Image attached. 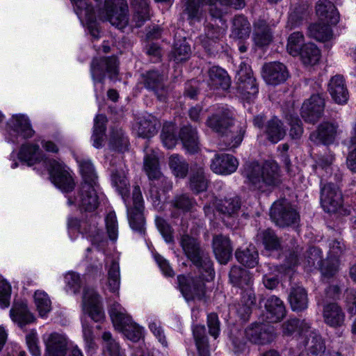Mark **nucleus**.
<instances>
[{"label": "nucleus", "mask_w": 356, "mask_h": 356, "mask_svg": "<svg viewBox=\"0 0 356 356\" xmlns=\"http://www.w3.org/2000/svg\"><path fill=\"white\" fill-rule=\"evenodd\" d=\"M339 261L332 259L329 257L327 259L323 260L318 269L321 270L325 277H330L334 276L338 271Z\"/></svg>", "instance_id": "774afa93"}, {"label": "nucleus", "mask_w": 356, "mask_h": 356, "mask_svg": "<svg viewBox=\"0 0 356 356\" xmlns=\"http://www.w3.org/2000/svg\"><path fill=\"white\" fill-rule=\"evenodd\" d=\"M144 169L149 177L152 181H161L168 189L172 187L171 183L166 177L163 176L159 168V160L154 154H147L144 159Z\"/></svg>", "instance_id": "bb28decb"}, {"label": "nucleus", "mask_w": 356, "mask_h": 356, "mask_svg": "<svg viewBox=\"0 0 356 356\" xmlns=\"http://www.w3.org/2000/svg\"><path fill=\"white\" fill-rule=\"evenodd\" d=\"M90 71L94 81L103 83L106 72L110 78L118 74V59L115 56L95 58L90 64Z\"/></svg>", "instance_id": "f8f14e48"}, {"label": "nucleus", "mask_w": 356, "mask_h": 356, "mask_svg": "<svg viewBox=\"0 0 356 356\" xmlns=\"http://www.w3.org/2000/svg\"><path fill=\"white\" fill-rule=\"evenodd\" d=\"M10 317L20 327L31 323L35 320L33 314L29 311L27 306L24 304L15 305L10 310Z\"/></svg>", "instance_id": "de8ad7c7"}, {"label": "nucleus", "mask_w": 356, "mask_h": 356, "mask_svg": "<svg viewBox=\"0 0 356 356\" xmlns=\"http://www.w3.org/2000/svg\"><path fill=\"white\" fill-rule=\"evenodd\" d=\"M236 79L237 90L241 94L247 95V98L257 94L258 85L252 70L248 65L243 63L240 65Z\"/></svg>", "instance_id": "ddd939ff"}, {"label": "nucleus", "mask_w": 356, "mask_h": 356, "mask_svg": "<svg viewBox=\"0 0 356 356\" xmlns=\"http://www.w3.org/2000/svg\"><path fill=\"white\" fill-rule=\"evenodd\" d=\"M270 216L272 221L280 227L296 225L300 220L297 211L285 199L274 202L270 208Z\"/></svg>", "instance_id": "423d86ee"}, {"label": "nucleus", "mask_w": 356, "mask_h": 356, "mask_svg": "<svg viewBox=\"0 0 356 356\" xmlns=\"http://www.w3.org/2000/svg\"><path fill=\"white\" fill-rule=\"evenodd\" d=\"M37 309L40 316H45L51 310V301L43 291H37L34 295Z\"/></svg>", "instance_id": "0e129e2a"}, {"label": "nucleus", "mask_w": 356, "mask_h": 356, "mask_svg": "<svg viewBox=\"0 0 356 356\" xmlns=\"http://www.w3.org/2000/svg\"><path fill=\"white\" fill-rule=\"evenodd\" d=\"M241 202L238 197L224 198L220 200L216 204L217 211L222 215V220L235 219L238 216Z\"/></svg>", "instance_id": "cd10ccee"}, {"label": "nucleus", "mask_w": 356, "mask_h": 356, "mask_svg": "<svg viewBox=\"0 0 356 356\" xmlns=\"http://www.w3.org/2000/svg\"><path fill=\"white\" fill-rule=\"evenodd\" d=\"M199 356H210V347L204 325H196L193 330Z\"/></svg>", "instance_id": "79ce46f5"}, {"label": "nucleus", "mask_w": 356, "mask_h": 356, "mask_svg": "<svg viewBox=\"0 0 356 356\" xmlns=\"http://www.w3.org/2000/svg\"><path fill=\"white\" fill-rule=\"evenodd\" d=\"M120 284V267L115 260H113L108 270V277L106 285L111 292L115 293L118 291Z\"/></svg>", "instance_id": "052dcab7"}, {"label": "nucleus", "mask_w": 356, "mask_h": 356, "mask_svg": "<svg viewBox=\"0 0 356 356\" xmlns=\"http://www.w3.org/2000/svg\"><path fill=\"white\" fill-rule=\"evenodd\" d=\"M229 339L232 343V350L235 353L244 352L248 341L246 329L243 330L237 326L230 328Z\"/></svg>", "instance_id": "a19ab883"}, {"label": "nucleus", "mask_w": 356, "mask_h": 356, "mask_svg": "<svg viewBox=\"0 0 356 356\" xmlns=\"http://www.w3.org/2000/svg\"><path fill=\"white\" fill-rule=\"evenodd\" d=\"M44 163L51 182L65 193L72 191L75 183L67 167L54 159H45Z\"/></svg>", "instance_id": "0eeeda50"}, {"label": "nucleus", "mask_w": 356, "mask_h": 356, "mask_svg": "<svg viewBox=\"0 0 356 356\" xmlns=\"http://www.w3.org/2000/svg\"><path fill=\"white\" fill-rule=\"evenodd\" d=\"M264 133L269 141L276 143L284 138L286 129L283 122L274 116L266 122Z\"/></svg>", "instance_id": "c9c22d12"}, {"label": "nucleus", "mask_w": 356, "mask_h": 356, "mask_svg": "<svg viewBox=\"0 0 356 356\" xmlns=\"http://www.w3.org/2000/svg\"><path fill=\"white\" fill-rule=\"evenodd\" d=\"M212 248L216 258L222 264H227L232 257L233 248L231 241L223 234L213 236Z\"/></svg>", "instance_id": "aec40b11"}, {"label": "nucleus", "mask_w": 356, "mask_h": 356, "mask_svg": "<svg viewBox=\"0 0 356 356\" xmlns=\"http://www.w3.org/2000/svg\"><path fill=\"white\" fill-rule=\"evenodd\" d=\"M304 344L308 356H323L326 346L322 337L316 331H309Z\"/></svg>", "instance_id": "2f4dec72"}, {"label": "nucleus", "mask_w": 356, "mask_h": 356, "mask_svg": "<svg viewBox=\"0 0 356 356\" xmlns=\"http://www.w3.org/2000/svg\"><path fill=\"white\" fill-rule=\"evenodd\" d=\"M238 163L231 154H216L211 164V170L216 174L229 175L236 171Z\"/></svg>", "instance_id": "b1692460"}, {"label": "nucleus", "mask_w": 356, "mask_h": 356, "mask_svg": "<svg viewBox=\"0 0 356 356\" xmlns=\"http://www.w3.org/2000/svg\"><path fill=\"white\" fill-rule=\"evenodd\" d=\"M108 312L113 324L121 329L129 339L136 342L141 338L142 327L131 322V318L124 312V309L119 303L111 305Z\"/></svg>", "instance_id": "39448f33"}, {"label": "nucleus", "mask_w": 356, "mask_h": 356, "mask_svg": "<svg viewBox=\"0 0 356 356\" xmlns=\"http://www.w3.org/2000/svg\"><path fill=\"white\" fill-rule=\"evenodd\" d=\"M248 178L254 188L261 192L277 187L282 182L280 168L274 161H266L261 166L253 167Z\"/></svg>", "instance_id": "7ed1b4c3"}, {"label": "nucleus", "mask_w": 356, "mask_h": 356, "mask_svg": "<svg viewBox=\"0 0 356 356\" xmlns=\"http://www.w3.org/2000/svg\"><path fill=\"white\" fill-rule=\"evenodd\" d=\"M328 90L335 102L338 104L346 103L348 99V92L343 76L336 75L333 76L328 84Z\"/></svg>", "instance_id": "473e14b6"}, {"label": "nucleus", "mask_w": 356, "mask_h": 356, "mask_svg": "<svg viewBox=\"0 0 356 356\" xmlns=\"http://www.w3.org/2000/svg\"><path fill=\"white\" fill-rule=\"evenodd\" d=\"M179 244L185 256L200 270L204 271L209 276L213 274V262L201 242L188 234L181 236Z\"/></svg>", "instance_id": "f03ea898"}, {"label": "nucleus", "mask_w": 356, "mask_h": 356, "mask_svg": "<svg viewBox=\"0 0 356 356\" xmlns=\"http://www.w3.org/2000/svg\"><path fill=\"white\" fill-rule=\"evenodd\" d=\"M157 120L152 116L143 118L138 123L137 132L139 136L143 138H151L158 131Z\"/></svg>", "instance_id": "603ef678"}, {"label": "nucleus", "mask_w": 356, "mask_h": 356, "mask_svg": "<svg viewBox=\"0 0 356 356\" xmlns=\"http://www.w3.org/2000/svg\"><path fill=\"white\" fill-rule=\"evenodd\" d=\"M99 17L119 29L125 28L129 19L127 0H105L104 8L99 12Z\"/></svg>", "instance_id": "20e7f679"}, {"label": "nucleus", "mask_w": 356, "mask_h": 356, "mask_svg": "<svg viewBox=\"0 0 356 356\" xmlns=\"http://www.w3.org/2000/svg\"><path fill=\"white\" fill-rule=\"evenodd\" d=\"M179 289L186 300H202L206 294L204 282L200 277H177Z\"/></svg>", "instance_id": "9d476101"}, {"label": "nucleus", "mask_w": 356, "mask_h": 356, "mask_svg": "<svg viewBox=\"0 0 356 356\" xmlns=\"http://www.w3.org/2000/svg\"><path fill=\"white\" fill-rule=\"evenodd\" d=\"M322 259L321 250L318 248L311 247L305 252L302 261L305 267L311 270L312 268L318 269Z\"/></svg>", "instance_id": "864d4df0"}, {"label": "nucleus", "mask_w": 356, "mask_h": 356, "mask_svg": "<svg viewBox=\"0 0 356 356\" xmlns=\"http://www.w3.org/2000/svg\"><path fill=\"white\" fill-rule=\"evenodd\" d=\"M207 0H184L182 14L186 15L190 24L200 22L202 17L201 6Z\"/></svg>", "instance_id": "4c0bfd02"}, {"label": "nucleus", "mask_w": 356, "mask_h": 356, "mask_svg": "<svg viewBox=\"0 0 356 356\" xmlns=\"http://www.w3.org/2000/svg\"><path fill=\"white\" fill-rule=\"evenodd\" d=\"M235 122L236 118L234 112L227 108L220 107L208 116L205 124L207 127L218 136L227 129L233 128Z\"/></svg>", "instance_id": "1a4fd4ad"}, {"label": "nucleus", "mask_w": 356, "mask_h": 356, "mask_svg": "<svg viewBox=\"0 0 356 356\" xmlns=\"http://www.w3.org/2000/svg\"><path fill=\"white\" fill-rule=\"evenodd\" d=\"M248 341L254 344L266 345L277 337L273 326L265 323H252L246 327Z\"/></svg>", "instance_id": "4468645a"}, {"label": "nucleus", "mask_w": 356, "mask_h": 356, "mask_svg": "<svg viewBox=\"0 0 356 356\" xmlns=\"http://www.w3.org/2000/svg\"><path fill=\"white\" fill-rule=\"evenodd\" d=\"M209 85L215 89L227 90L231 85V80L227 72L218 66H213L208 71Z\"/></svg>", "instance_id": "72a5a7b5"}, {"label": "nucleus", "mask_w": 356, "mask_h": 356, "mask_svg": "<svg viewBox=\"0 0 356 356\" xmlns=\"http://www.w3.org/2000/svg\"><path fill=\"white\" fill-rule=\"evenodd\" d=\"M320 202L327 213H336L343 205L341 191L333 183H327L321 188Z\"/></svg>", "instance_id": "9b49d317"}, {"label": "nucleus", "mask_w": 356, "mask_h": 356, "mask_svg": "<svg viewBox=\"0 0 356 356\" xmlns=\"http://www.w3.org/2000/svg\"><path fill=\"white\" fill-rule=\"evenodd\" d=\"M38 151L39 146L38 145L29 144L22 145L18 156L22 162L26 163L29 166H31L40 161L38 156Z\"/></svg>", "instance_id": "5fc2aeb1"}, {"label": "nucleus", "mask_w": 356, "mask_h": 356, "mask_svg": "<svg viewBox=\"0 0 356 356\" xmlns=\"http://www.w3.org/2000/svg\"><path fill=\"white\" fill-rule=\"evenodd\" d=\"M169 166L177 177L184 178L188 172V163L179 154H172L169 157Z\"/></svg>", "instance_id": "4d7b16f0"}, {"label": "nucleus", "mask_w": 356, "mask_h": 356, "mask_svg": "<svg viewBox=\"0 0 356 356\" xmlns=\"http://www.w3.org/2000/svg\"><path fill=\"white\" fill-rule=\"evenodd\" d=\"M235 257L239 263L249 268L256 266L259 261L258 252L254 246L236 250Z\"/></svg>", "instance_id": "49530a36"}, {"label": "nucleus", "mask_w": 356, "mask_h": 356, "mask_svg": "<svg viewBox=\"0 0 356 356\" xmlns=\"http://www.w3.org/2000/svg\"><path fill=\"white\" fill-rule=\"evenodd\" d=\"M253 40L258 47L268 45L273 40L271 29L267 22L259 19L254 24Z\"/></svg>", "instance_id": "e433bc0d"}, {"label": "nucleus", "mask_w": 356, "mask_h": 356, "mask_svg": "<svg viewBox=\"0 0 356 356\" xmlns=\"http://www.w3.org/2000/svg\"><path fill=\"white\" fill-rule=\"evenodd\" d=\"M262 76L270 85H278L284 82L289 77L286 67L280 62L265 63L262 67Z\"/></svg>", "instance_id": "f3484780"}, {"label": "nucleus", "mask_w": 356, "mask_h": 356, "mask_svg": "<svg viewBox=\"0 0 356 356\" xmlns=\"http://www.w3.org/2000/svg\"><path fill=\"white\" fill-rule=\"evenodd\" d=\"M79 167L83 178V181L81 184L99 186L97 183V176L95 172L94 166L90 161L81 160L79 162Z\"/></svg>", "instance_id": "6e6d98bb"}, {"label": "nucleus", "mask_w": 356, "mask_h": 356, "mask_svg": "<svg viewBox=\"0 0 356 356\" xmlns=\"http://www.w3.org/2000/svg\"><path fill=\"white\" fill-rule=\"evenodd\" d=\"M327 23H314L308 27V35L317 41L325 42L332 38V31Z\"/></svg>", "instance_id": "8fccbe9b"}, {"label": "nucleus", "mask_w": 356, "mask_h": 356, "mask_svg": "<svg viewBox=\"0 0 356 356\" xmlns=\"http://www.w3.org/2000/svg\"><path fill=\"white\" fill-rule=\"evenodd\" d=\"M310 328L311 325L308 322L296 318H289L282 324V334L286 337L292 336L296 332L300 334H305Z\"/></svg>", "instance_id": "58836bf2"}, {"label": "nucleus", "mask_w": 356, "mask_h": 356, "mask_svg": "<svg viewBox=\"0 0 356 356\" xmlns=\"http://www.w3.org/2000/svg\"><path fill=\"white\" fill-rule=\"evenodd\" d=\"M107 118L103 114H99L96 116L94 123V130L92 134L93 145L99 148L102 145L104 140L105 131L106 129Z\"/></svg>", "instance_id": "3c124183"}, {"label": "nucleus", "mask_w": 356, "mask_h": 356, "mask_svg": "<svg viewBox=\"0 0 356 356\" xmlns=\"http://www.w3.org/2000/svg\"><path fill=\"white\" fill-rule=\"evenodd\" d=\"M288 300L292 311L302 312L309 306L307 291L302 286H292L289 289Z\"/></svg>", "instance_id": "a878e982"}, {"label": "nucleus", "mask_w": 356, "mask_h": 356, "mask_svg": "<svg viewBox=\"0 0 356 356\" xmlns=\"http://www.w3.org/2000/svg\"><path fill=\"white\" fill-rule=\"evenodd\" d=\"M46 346L45 356H66L68 346V339L58 332L49 334L44 340Z\"/></svg>", "instance_id": "a211bd4d"}, {"label": "nucleus", "mask_w": 356, "mask_h": 356, "mask_svg": "<svg viewBox=\"0 0 356 356\" xmlns=\"http://www.w3.org/2000/svg\"><path fill=\"white\" fill-rule=\"evenodd\" d=\"M337 128V124L323 122L318 126L315 131L310 134L309 139L316 144L330 145L335 140Z\"/></svg>", "instance_id": "6ab92c4d"}, {"label": "nucleus", "mask_w": 356, "mask_h": 356, "mask_svg": "<svg viewBox=\"0 0 356 356\" xmlns=\"http://www.w3.org/2000/svg\"><path fill=\"white\" fill-rule=\"evenodd\" d=\"M298 54L302 63L307 66L317 64L321 58V51L314 43H307L302 45Z\"/></svg>", "instance_id": "37998d69"}, {"label": "nucleus", "mask_w": 356, "mask_h": 356, "mask_svg": "<svg viewBox=\"0 0 356 356\" xmlns=\"http://www.w3.org/2000/svg\"><path fill=\"white\" fill-rule=\"evenodd\" d=\"M74 6V10L81 18L85 17L88 22H95V15L93 7L86 0H71Z\"/></svg>", "instance_id": "13d9d810"}, {"label": "nucleus", "mask_w": 356, "mask_h": 356, "mask_svg": "<svg viewBox=\"0 0 356 356\" xmlns=\"http://www.w3.org/2000/svg\"><path fill=\"white\" fill-rule=\"evenodd\" d=\"M229 280L234 286L243 288L245 286H250L252 277L250 273L239 266H233L229 274Z\"/></svg>", "instance_id": "09e8293b"}, {"label": "nucleus", "mask_w": 356, "mask_h": 356, "mask_svg": "<svg viewBox=\"0 0 356 356\" xmlns=\"http://www.w3.org/2000/svg\"><path fill=\"white\" fill-rule=\"evenodd\" d=\"M251 31L250 24L243 15L236 16L232 22V35L234 38L244 40L249 37Z\"/></svg>", "instance_id": "a18cd8bd"}, {"label": "nucleus", "mask_w": 356, "mask_h": 356, "mask_svg": "<svg viewBox=\"0 0 356 356\" xmlns=\"http://www.w3.org/2000/svg\"><path fill=\"white\" fill-rule=\"evenodd\" d=\"M184 148L190 154H195L200 149V140L197 131L191 125H186L181 128L179 134Z\"/></svg>", "instance_id": "7c9ffc66"}, {"label": "nucleus", "mask_w": 356, "mask_h": 356, "mask_svg": "<svg viewBox=\"0 0 356 356\" xmlns=\"http://www.w3.org/2000/svg\"><path fill=\"white\" fill-rule=\"evenodd\" d=\"M190 188L195 193L205 191L208 187V179L202 165L195 164L191 167Z\"/></svg>", "instance_id": "f704fd0d"}, {"label": "nucleus", "mask_w": 356, "mask_h": 356, "mask_svg": "<svg viewBox=\"0 0 356 356\" xmlns=\"http://www.w3.org/2000/svg\"><path fill=\"white\" fill-rule=\"evenodd\" d=\"M316 13L319 19L330 24L339 20V13L335 6L329 0H319L316 5Z\"/></svg>", "instance_id": "c756f323"}, {"label": "nucleus", "mask_w": 356, "mask_h": 356, "mask_svg": "<svg viewBox=\"0 0 356 356\" xmlns=\"http://www.w3.org/2000/svg\"><path fill=\"white\" fill-rule=\"evenodd\" d=\"M109 145L113 149L119 152H124L127 149L128 140L124 136L122 129H112L109 140Z\"/></svg>", "instance_id": "bf43d9fd"}, {"label": "nucleus", "mask_w": 356, "mask_h": 356, "mask_svg": "<svg viewBox=\"0 0 356 356\" xmlns=\"http://www.w3.org/2000/svg\"><path fill=\"white\" fill-rule=\"evenodd\" d=\"M143 86L154 93L156 99L165 102L169 95V88L164 75L159 70H150L140 74Z\"/></svg>", "instance_id": "6e6552de"}, {"label": "nucleus", "mask_w": 356, "mask_h": 356, "mask_svg": "<svg viewBox=\"0 0 356 356\" xmlns=\"http://www.w3.org/2000/svg\"><path fill=\"white\" fill-rule=\"evenodd\" d=\"M323 317L327 325L334 327L343 325L345 321V313L336 302L327 303L323 306Z\"/></svg>", "instance_id": "c85d7f7f"}, {"label": "nucleus", "mask_w": 356, "mask_h": 356, "mask_svg": "<svg viewBox=\"0 0 356 356\" xmlns=\"http://www.w3.org/2000/svg\"><path fill=\"white\" fill-rule=\"evenodd\" d=\"M246 131L245 126H235L229 128L218 135L219 145L222 149H232L237 147L243 141Z\"/></svg>", "instance_id": "412c9836"}, {"label": "nucleus", "mask_w": 356, "mask_h": 356, "mask_svg": "<svg viewBox=\"0 0 356 356\" xmlns=\"http://www.w3.org/2000/svg\"><path fill=\"white\" fill-rule=\"evenodd\" d=\"M111 181L118 193L121 195L127 209V216L131 227L140 234L145 233V220L143 214L144 205L140 188L134 186L132 192V205L128 200L129 183L122 170H115L111 173Z\"/></svg>", "instance_id": "f257e3e1"}, {"label": "nucleus", "mask_w": 356, "mask_h": 356, "mask_svg": "<svg viewBox=\"0 0 356 356\" xmlns=\"http://www.w3.org/2000/svg\"><path fill=\"white\" fill-rule=\"evenodd\" d=\"M99 186L81 184L79 192V202L80 207L88 211L96 209L99 205V198L97 194V189Z\"/></svg>", "instance_id": "4be33fe9"}, {"label": "nucleus", "mask_w": 356, "mask_h": 356, "mask_svg": "<svg viewBox=\"0 0 356 356\" xmlns=\"http://www.w3.org/2000/svg\"><path fill=\"white\" fill-rule=\"evenodd\" d=\"M324 107V98L319 94L313 95L304 102L301 108V116L306 122L314 124L322 116Z\"/></svg>", "instance_id": "2eb2a0df"}, {"label": "nucleus", "mask_w": 356, "mask_h": 356, "mask_svg": "<svg viewBox=\"0 0 356 356\" xmlns=\"http://www.w3.org/2000/svg\"><path fill=\"white\" fill-rule=\"evenodd\" d=\"M83 304L90 317L95 322L101 321L104 314L102 310L99 295L92 288H86L83 291Z\"/></svg>", "instance_id": "dca6fc26"}, {"label": "nucleus", "mask_w": 356, "mask_h": 356, "mask_svg": "<svg viewBox=\"0 0 356 356\" xmlns=\"http://www.w3.org/2000/svg\"><path fill=\"white\" fill-rule=\"evenodd\" d=\"M286 119L290 126L289 136L293 139H299L303 134L302 123L297 115L289 113Z\"/></svg>", "instance_id": "e2e57ef3"}, {"label": "nucleus", "mask_w": 356, "mask_h": 356, "mask_svg": "<svg viewBox=\"0 0 356 356\" xmlns=\"http://www.w3.org/2000/svg\"><path fill=\"white\" fill-rule=\"evenodd\" d=\"M10 134L21 136L22 138H31L34 134L29 119L24 115H14L8 122Z\"/></svg>", "instance_id": "393cba45"}, {"label": "nucleus", "mask_w": 356, "mask_h": 356, "mask_svg": "<svg viewBox=\"0 0 356 356\" xmlns=\"http://www.w3.org/2000/svg\"><path fill=\"white\" fill-rule=\"evenodd\" d=\"M257 240L261 242L265 248L268 250H277L281 247L280 238L270 228L259 230L257 234Z\"/></svg>", "instance_id": "c03bdc74"}, {"label": "nucleus", "mask_w": 356, "mask_h": 356, "mask_svg": "<svg viewBox=\"0 0 356 356\" xmlns=\"http://www.w3.org/2000/svg\"><path fill=\"white\" fill-rule=\"evenodd\" d=\"M191 48L186 38L182 40H177L170 54V59L176 63L185 62L191 56Z\"/></svg>", "instance_id": "ea45409f"}, {"label": "nucleus", "mask_w": 356, "mask_h": 356, "mask_svg": "<svg viewBox=\"0 0 356 356\" xmlns=\"http://www.w3.org/2000/svg\"><path fill=\"white\" fill-rule=\"evenodd\" d=\"M102 339L105 343V348L110 356H123L119 343L113 339L110 332H104L102 334Z\"/></svg>", "instance_id": "338daca9"}, {"label": "nucleus", "mask_w": 356, "mask_h": 356, "mask_svg": "<svg viewBox=\"0 0 356 356\" xmlns=\"http://www.w3.org/2000/svg\"><path fill=\"white\" fill-rule=\"evenodd\" d=\"M266 316L270 323L280 322L286 314L283 301L276 296H270L264 302Z\"/></svg>", "instance_id": "5701e85b"}, {"label": "nucleus", "mask_w": 356, "mask_h": 356, "mask_svg": "<svg viewBox=\"0 0 356 356\" xmlns=\"http://www.w3.org/2000/svg\"><path fill=\"white\" fill-rule=\"evenodd\" d=\"M304 36L301 32L296 31L291 33L288 38L287 50L292 56L298 54L303 42Z\"/></svg>", "instance_id": "69168bd1"}, {"label": "nucleus", "mask_w": 356, "mask_h": 356, "mask_svg": "<svg viewBox=\"0 0 356 356\" xmlns=\"http://www.w3.org/2000/svg\"><path fill=\"white\" fill-rule=\"evenodd\" d=\"M195 204V200L188 194L176 195L172 200V205L183 212L191 211Z\"/></svg>", "instance_id": "680f3d73"}]
</instances>
